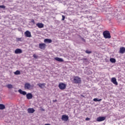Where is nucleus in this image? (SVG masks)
Instances as JSON below:
<instances>
[{
	"instance_id": "obj_8",
	"label": "nucleus",
	"mask_w": 125,
	"mask_h": 125,
	"mask_svg": "<svg viewBox=\"0 0 125 125\" xmlns=\"http://www.w3.org/2000/svg\"><path fill=\"white\" fill-rule=\"evenodd\" d=\"M105 119H106L105 117H99L97 118V122H103L105 121Z\"/></svg>"
},
{
	"instance_id": "obj_4",
	"label": "nucleus",
	"mask_w": 125,
	"mask_h": 125,
	"mask_svg": "<svg viewBox=\"0 0 125 125\" xmlns=\"http://www.w3.org/2000/svg\"><path fill=\"white\" fill-rule=\"evenodd\" d=\"M66 84L61 83L59 84V88L60 89H61L62 90H64L66 88Z\"/></svg>"
},
{
	"instance_id": "obj_7",
	"label": "nucleus",
	"mask_w": 125,
	"mask_h": 125,
	"mask_svg": "<svg viewBox=\"0 0 125 125\" xmlns=\"http://www.w3.org/2000/svg\"><path fill=\"white\" fill-rule=\"evenodd\" d=\"M111 83H112L115 85H118V82H117V79L115 77L111 78Z\"/></svg>"
},
{
	"instance_id": "obj_1",
	"label": "nucleus",
	"mask_w": 125,
	"mask_h": 125,
	"mask_svg": "<svg viewBox=\"0 0 125 125\" xmlns=\"http://www.w3.org/2000/svg\"><path fill=\"white\" fill-rule=\"evenodd\" d=\"M103 36L104 39H111V35L108 31H104L103 32Z\"/></svg>"
},
{
	"instance_id": "obj_27",
	"label": "nucleus",
	"mask_w": 125,
	"mask_h": 125,
	"mask_svg": "<svg viewBox=\"0 0 125 125\" xmlns=\"http://www.w3.org/2000/svg\"><path fill=\"white\" fill-rule=\"evenodd\" d=\"M62 21H64L65 20V16L62 15Z\"/></svg>"
},
{
	"instance_id": "obj_16",
	"label": "nucleus",
	"mask_w": 125,
	"mask_h": 125,
	"mask_svg": "<svg viewBox=\"0 0 125 125\" xmlns=\"http://www.w3.org/2000/svg\"><path fill=\"white\" fill-rule=\"evenodd\" d=\"M39 48L41 49H44V48H45V44L43 43L39 44Z\"/></svg>"
},
{
	"instance_id": "obj_21",
	"label": "nucleus",
	"mask_w": 125,
	"mask_h": 125,
	"mask_svg": "<svg viewBox=\"0 0 125 125\" xmlns=\"http://www.w3.org/2000/svg\"><path fill=\"white\" fill-rule=\"evenodd\" d=\"M110 61L111 63H116V59L114 58H110Z\"/></svg>"
},
{
	"instance_id": "obj_20",
	"label": "nucleus",
	"mask_w": 125,
	"mask_h": 125,
	"mask_svg": "<svg viewBox=\"0 0 125 125\" xmlns=\"http://www.w3.org/2000/svg\"><path fill=\"white\" fill-rule=\"evenodd\" d=\"M102 101V99H98V98H95L93 99V101H95V102H99L100 101Z\"/></svg>"
},
{
	"instance_id": "obj_5",
	"label": "nucleus",
	"mask_w": 125,
	"mask_h": 125,
	"mask_svg": "<svg viewBox=\"0 0 125 125\" xmlns=\"http://www.w3.org/2000/svg\"><path fill=\"white\" fill-rule=\"evenodd\" d=\"M62 120L64 121V122H67L69 120V116L68 115H63L62 117Z\"/></svg>"
},
{
	"instance_id": "obj_34",
	"label": "nucleus",
	"mask_w": 125,
	"mask_h": 125,
	"mask_svg": "<svg viewBox=\"0 0 125 125\" xmlns=\"http://www.w3.org/2000/svg\"><path fill=\"white\" fill-rule=\"evenodd\" d=\"M84 60H87L86 59H84Z\"/></svg>"
},
{
	"instance_id": "obj_29",
	"label": "nucleus",
	"mask_w": 125,
	"mask_h": 125,
	"mask_svg": "<svg viewBox=\"0 0 125 125\" xmlns=\"http://www.w3.org/2000/svg\"><path fill=\"white\" fill-rule=\"evenodd\" d=\"M31 23H33V24H35V21L34 20H32Z\"/></svg>"
},
{
	"instance_id": "obj_31",
	"label": "nucleus",
	"mask_w": 125,
	"mask_h": 125,
	"mask_svg": "<svg viewBox=\"0 0 125 125\" xmlns=\"http://www.w3.org/2000/svg\"><path fill=\"white\" fill-rule=\"evenodd\" d=\"M53 102H57V100H53Z\"/></svg>"
},
{
	"instance_id": "obj_18",
	"label": "nucleus",
	"mask_w": 125,
	"mask_h": 125,
	"mask_svg": "<svg viewBox=\"0 0 125 125\" xmlns=\"http://www.w3.org/2000/svg\"><path fill=\"white\" fill-rule=\"evenodd\" d=\"M37 85L39 86V87H40V88H44V86H45V83H38L37 84Z\"/></svg>"
},
{
	"instance_id": "obj_28",
	"label": "nucleus",
	"mask_w": 125,
	"mask_h": 125,
	"mask_svg": "<svg viewBox=\"0 0 125 125\" xmlns=\"http://www.w3.org/2000/svg\"><path fill=\"white\" fill-rule=\"evenodd\" d=\"M90 118L88 117H87L85 118V121H90Z\"/></svg>"
},
{
	"instance_id": "obj_24",
	"label": "nucleus",
	"mask_w": 125,
	"mask_h": 125,
	"mask_svg": "<svg viewBox=\"0 0 125 125\" xmlns=\"http://www.w3.org/2000/svg\"><path fill=\"white\" fill-rule=\"evenodd\" d=\"M85 53H87V54H90V53H91V51H89L88 50H87L85 51Z\"/></svg>"
},
{
	"instance_id": "obj_26",
	"label": "nucleus",
	"mask_w": 125,
	"mask_h": 125,
	"mask_svg": "<svg viewBox=\"0 0 125 125\" xmlns=\"http://www.w3.org/2000/svg\"><path fill=\"white\" fill-rule=\"evenodd\" d=\"M0 8H2V9H5V6H4V5H0Z\"/></svg>"
},
{
	"instance_id": "obj_2",
	"label": "nucleus",
	"mask_w": 125,
	"mask_h": 125,
	"mask_svg": "<svg viewBox=\"0 0 125 125\" xmlns=\"http://www.w3.org/2000/svg\"><path fill=\"white\" fill-rule=\"evenodd\" d=\"M33 87H34V85H31L30 83H25L24 84L25 89H28V90H30V89H33Z\"/></svg>"
},
{
	"instance_id": "obj_6",
	"label": "nucleus",
	"mask_w": 125,
	"mask_h": 125,
	"mask_svg": "<svg viewBox=\"0 0 125 125\" xmlns=\"http://www.w3.org/2000/svg\"><path fill=\"white\" fill-rule=\"evenodd\" d=\"M24 35H25V37H27V38H31V37H32L31 32L28 30L25 32Z\"/></svg>"
},
{
	"instance_id": "obj_30",
	"label": "nucleus",
	"mask_w": 125,
	"mask_h": 125,
	"mask_svg": "<svg viewBox=\"0 0 125 125\" xmlns=\"http://www.w3.org/2000/svg\"><path fill=\"white\" fill-rule=\"evenodd\" d=\"M18 41H19V42H21V38H18Z\"/></svg>"
},
{
	"instance_id": "obj_22",
	"label": "nucleus",
	"mask_w": 125,
	"mask_h": 125,
	"mask_svg": "<svg viewBox=\"0 0 125 125\" xmlns=\"http://www.w3.org/2000/svg\"><path fill=\"white\" fill-rule=\"evenodd\" d=\"M7 87H8L9 89L13 88V85H12V84H9L7 85Z\"/></svg>"
},
{
	"instance_id": "obj_17",
	"label": "nucleus",
	"mask_w": 125,
	"mask_h": 125,
	"mask_svg": "<svg viewBox=\"0 0 125 125\" xmlns=\"http://www.w3.org/2000/svg\"><path fill=\"white\" fill-rule=\"evenodd\" d=\"M55 60H56V61H58V62H64V60H63V59L60 58L59 57L55 58Z\"/></svg>"
},
{
	"instance_id": "obj_32",
	"label": "nucleus",
	"mask_w": 125,
	"mask_h": 125,
	"mask_svg": "<svg viewBox=\"0 0 125 125\" xmlns=\"http://www.w3.org/2000/svg\"><path fill=\"white\" fill-rule=\"evenodd\" d=\"M44 125H50V124H45Z\"/></svg>"
},
{
	"instance_id": "obj_13",
	"label": "nucleus",
	"mask_w": 125,
	"mask_h": 125,
	"mask_svg": "<svg viewBox=\"0 0 125 125\" xmlns=\"http://www.w3.org/2000/svg\"><path fill=\"white\" fill-rule=\"evenodd\" d=\"M27 112L29 114H33L35 112V109L33 108H29L27 109Z\"/></svg>"
},
{
	"instance_id": "obj_12",
	"label": "nucleus",
	"mask_w": 125,
	"mask_h": 125,
	"mask_svg": "<svg viewBox=\"0 0 125 125\" xmlns=\"http://www.w3.org/2000/svg\"><path fill=\"white\" fill-rule=\"evenodd\" d=\"M15 54H20L22 53V50L21 49H16L15 51Z\"/></svg>"
},
{
	"instance_id": "obj_14",
	"label": "nucleus",
	"mask_w": 125,
	"mask_h": 125,
	"mask_svg": "<svg viewBox=\"0 0 125 125\" xmlns=\"http://www.w3.org/2000/svg\"><path fill=\"white\" fill-rule=\"evenodd\" d=\"M19 93H20V94H22V95H27V92L25 91H23L21 89H19L18 90Z\"/></svg>"
},
{
	"instance_id": "obj_15",
	"label": "nucleus",
	"mask_w": 125,
	"mask_h": 125,
	"mask_svg": "<svg viewBox=\"0 0 125 125\" xmlns=\"http://www.w3.org/2000/svg\"><path fill=\"white\" fill-rule=\"evenodd\" d=\"M44 42H45V43H51L52 40L51 39H45L44 40Z\"/></svg>"
},
{
	"instance_id": "obj_3",
	"label": "nucleus",
	"mask_w": 125,
	"mask_h": 125,
	"mask_svg": "<svg viewBox=\"0 0 125 125\" xmlns=\"http://www.w3.org/2000/svg\"><path fill=\"white\" fill-rule=\"evenodd\" d=\"M73 82L74 83H82L81 78L79 77H74L73 78Z\"/></svg>"
},
{
	"instance_id": "obj_11",
	"label": "nucleus",
	"mask_w": 125,
	"mask_h": 125,
	"mask_svg": "<svg viewBox=\"0 0 125 125\" xmlns=\"http://www.w3.org/2000/svg\"><path fill=\"white\" fill-rule=\"evenodd\" d=\"M125 52V47H122L120 48L119 50V53L121 54H124V53Z\"/></svg>"
},
{
	"instance_id": "obj_33",
	"label": "nucleus",
	"mask_w": 125,
	"mask_h": 125,
	"mask_svg": "<svg viewBox=\"0 0 125 125\" xmlns=\"http://www.w3.org/2000/svg\"><path fill=\"white\" fill-rule=\"evenodd\" d=\"M82 40H83V41H84V40L83 39V38H82Z\"/></svg>"
},
{
	"instance_id": "obj_23",
	"label": "nucleus",
	"mask_w": 125,
	"mask_h": 125,
	"mask_svg": "<svg viewBox=\"0 0 125 125\" xmlns=\"http://www.w3.org/2000/svg\"><path fill=\"white\" fill-rule=\"evenodd\" d=\"M14 74L15 75H20V74H21V72H20V71L19 70H17L16 72H14Z\"/></svg>"
},
{
	"instance_id": "obj_9",
	"label": "nucleus",
	"mask_w": 125,
	"mask_h": 125,
	"mask_svg": "<svg viewBox=\"0 0 125 125\" xmlns=\"http://www.w3.org/2000/svg\"><path fill=\"white\" fill-rule=\"evenodd\" d=\"M26 98L28 100H30V99H32L33 98V94L31 93H28L26 94Z\"/></svg>"
},
{
	"instance_id": "obj_25",
	"label": "nucleus",
	"mask_w": 125,
	"mask_h": 125,
	"mask_svg": "<svg viewBox=\"0 0 125 125\" xmlns=\"http://www.w3.org/2000/svg\"><path fill=\"white\" fill-rule=\"evenodd\" d=\"M33 57L34 58H35V59H38V58L39 57V56L36 54H34Z\"/></svg>"
},
{
	"instance_id": "obj_19",
	"label": "nucleus",
	"mask_w": 125,
	"mask_h": 125,
	"mask_svg": "<svg viewBox=\"0 0 125 125\" xmlns=\"http://www.w3.org/2000/svg\"><path fill=\"white\" fill-rule=\"evenodd\" d=\"M5 109V105L3 104H0V110Z\"/></svg>"
},
{
	"instance_id": "obj_10",
	"label": "nucleus",
	"mask_w": 125,
	"mask_h": 125,
	"mask_svg": "<svg viewBox=\"0 0 125 125\" xmlns=\"http://www.w3.org/2000/svg\"><path fill=\"white\" fill-rule=\"evenodd\" d=\"M36 26L38 27V28L42 29V28H43L44 25L42 22H38L36 24Z\"/></svg>"
}]
</instances>
